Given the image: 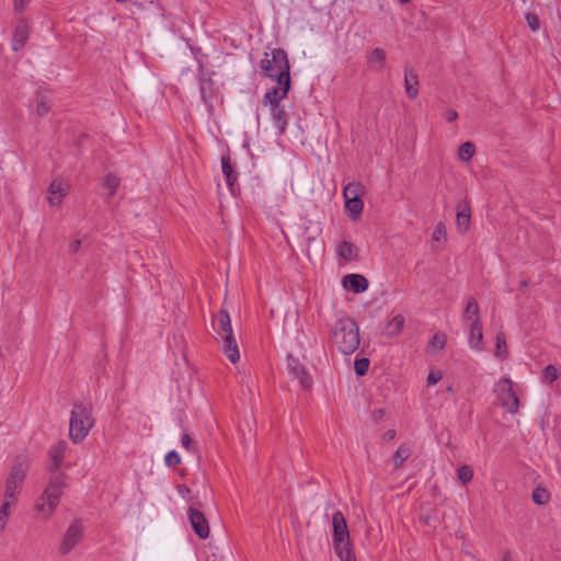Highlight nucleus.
Instances as JSON below:
<instances>
[{"label":"nucleus","instance_id":"f257e3e1","mask_svg":"<svg viewBox=\"0 0 561 561\" xmlns=\"http://www.w3.org/2000/svg\"><path fill=\"white\" fill-rule=\"evenodd\" d=\"M66 479V474L61 472H55L49 477L42 493L33 503L32 510L37 520L48 522L54 516L67 488Z\"/></svg>","mask_w":561,"mask_h":561},{"label":"nucleus","instance_id":"f03ea898","mask_svg":"<svg viewBox=\"0 0 561 561\" xmlns=\"http://www.w3.org/2000/svg\"><path fill=\"white\" fill-rule=\"evenodd\" d=\"M261 69L264 77L277 82V89L290 90V66L287 54L282 48H274L265 53L261 60Z\"/></svg>","mask_w":561,"mask_h":561},{"label":"nucleus","instance_id":"7ed1b4c3","mask_svg":"<svg viewBox=\"0 0 561 561\" xmlns=\"http://www.w3.org/2000/svg\"><path fill=\"white\" fill-rule=\"evenodd\" d=\"M331 342L343 354H352L359 346V330L356 322L347 316L337 319L331 329Z\"/></svg>","mask_w":561,"mask_h":561},{"label":"nucleus","instance_id":"20e7f679","mask_svg":"<svg viewBox=\"0 0 561 561\" xmlns=\"http://www.w3.org/2000/svg\"><path fill=\"white\" fill-rule=\"evenodd\" d=\"M95 423L92 405L75 403L70 411L69 438L73 444L82 443Z\"/></svg>","mask_w":561,"mask_h":561},{"label":"nucleus","instance_id":"39448f33","mask_svg":"<svg viewBox=\"0 0 561 561\" xmlns=\"http://www.w3.org/2000/svg\"><path fill=\"white\" fill-rule=\"evenodd\" d=\"M333 548L341 561H356L346 519L342 512L337 511L332 516Z\"/></svg>","mask_w":561,"mask_h":561},{"label":"nucleus","instance_id":"423d86ee","mask_svg":"<svg viewBox=\"0 0 561 561\" xmlns=\"http://www.w3.org/2000/svg\"><path fill=\"white\" fill-rule=\"evenodd\" d=\"M214 327L218 339H221L222 353L232 363L236 364L240 358L239 347L237 340L233 335L230 316L227 310L221 309L215 321Z\"/></svg>","mask_w":561,"mask_h":561},{"label":"nucleus","instance_id":"0eeeda50","mask_svg":"<svg viewBox=\"0 0 561 561\" xmlns=\"http://www.w3.org/2000/svg\"><path fill=\"white\" fill-rule=\"evenodd\" d=\"M28 466L25 461H18L11 466L4 480L2 502L16 506L22 493Z\"/></svg>","mask_w":561,"mask_h":561},{"label":"nucleus","instance_id":"6e6552de","mask_svg":"<svg viewBox=\"0 0 561 561\" xmlns=\"http://www.w3.org/2000/svg\"><path fill=\"white\" fill-rule=\"evenodd\" d=\"M284 89L272 88L265 92L262 104L270 108L273 122L280 134L286 130L288 117L280 102L287 96Z\"/></svg>","mask_w":561,"mask_h":561},{"label":"nucleus","instance_id":"1a4fd4ad","mask_svg":"<svg viewBox=\"0 0 561 561\" xmlns=\"http://www.w3.org/2000/svg\"><path fill=\"white\" fill-rule=\"evenodd\" d=\"M501 405L511 414H516L519 410V399L514 390V382L510 378H501L493 389Z\"/></svg>","mask_w":561,"mask_h":561},{"label":"nucleus","instance_id":"9d476101","mask_svg":"<svg viewBox=\"0 0 561 561\" xmlns=\"http://www.w3.org/2000/svg\"><path fill=\"white\" fill-rule=\"evenodd\" d=\"M187 517L194 533L201 539H207L210 534V528L205 515L197 508L191 506L187 511Z\"/></svg>","mask_w":561,"mask_h":561},{"label":"nucleus","instance_id":"9b49d317","mask_svg":"<svg viewBox=\"0 0 561 561\" xmlns=\"http://www.w3.org/2000/svg\"><path fill=\"white\" fill-rule=\"evenodd\" d=\"M82 537V526L80 523L75 522L67 528L64 538L59 545V552L61 554L69 553L80 541Z\"/></svg>","mask_w":561,"mask_h":561},{"label":"nucleus","instance_id":"f8f14e48","mask_svg":"<svg viewBox=\"0 0 561 561\" xmlns=\"http://www.w3.org/2000/svg\"><path fill=\"white\" fill-rule=\"evenodd\" d=\"M456 227L460 233H466L470 228L471 208L468 201H462L456 206Z\"/></svg>","mask_w":561,"mask_h":561},{"label":"nucleus","instance_id":"ddd939ff","mask_svg":"<svg viewBox=\"0 0 561 561\" xmlns=\"http://www.w3.org/2000/svg\"><path fill=\"white\" fill-rule=\"evenodd\" d=\"M68 194V185L59 179H55L48 187L47 201L51 207H58Z\"/></svg>","mask_w":561,"mask_h":561},{"label":"nucleus","instance_id":"4468645a","mask_svg":"<svg viewBox=\"0 0 561 561\" xmlns=\"http://www.w3.org/2000/svg\"><path fill=\"white\" fill-rule=\"evenodd\" d=\"M343 286L345 289L359 294L368 288V280L360 274H348L343 277Z\"/></svg>","mask_w":561,"mask_h":561},{"label":"nucleus","instance_id":"2eb2a0df","mask_svg":"<svg viewBox=\"0 0 561 561\" xmlns=\"http://www.w3.org/2000/svg\"><path fill=\"white\" fill-rule=\"evenodd\" d=\"M30 35V26L25 20H21L18 22L12 38V49L18 51L20 50L26 43Z\"/></svg>","mask_w":561,"mask_h":561},{"label":"nucleus","instance_id":"dca6fc26","mask_svg":"<svg viewBox=\"0 0 561 561\" xmlns=\"http://www.w3.org/2000/svg\"><path fill=\"white\" fill-rule=\"evenodd\" d=\"M67 450H68V444L65 440H59L57 444H55L50 448V450H49V458L51 461V465L49 467L50 471H58Z\"/></svg>","mask_w":561,"mask_h":561},{"label":"nucleus","instance_id":"f3484780","mask_svg":"<svg viewBox=\"0 0 561 561\" xmlns=\"http://www.w3.org/2000/svg\"><path fill=\"white\" fill-rule=\"evenodd\" d=\"M404 88L410 99L414 100L417 96L419 79L416 72L411 68H407L404 71Z\"/></svg>","mask_w":561,"mask_h":561},{"label":"nucleus","instance_id":"a211bd4d","mask_svg":"<svg viewBox=\"0 0 561 561\" xmlns=\"http://www.w3.org/2000/svg\"><path fill=\"white\" fill-rule=\"evenodd\" d=\"M405 319L402 314H397L390 319L383 328L382 334L386 337L398 336L404 328Z\"/></svg>","mask_w":561,"mask_h":561},{"label":"nucleus","instance_id":"6ab92c4d","mask_svg":"<svg viewBox=\"0 0 561 561\" xmlns=\"http://www.w3.org/2000/svg\"><path fill=\"white\" fill-rule=\"evenodd\" d=\"M433 250L442 251L447 242V229L444 222L436 224L432 234Z\"/></svg>","mask_w":561,"mask_h":561},{"label":"nucleus","instance_id":"aec40b11","mask_svg":"<svg viewBox=\"0 0 561 561\" xmlns=\"http://www.w3.org/2000/svg\"><path fill=\"white\" fill-rule=\"evenodd\" d=\"M469 344L476 351H482L483 348V334L480 321H476V323L470 325Z\"/></svg>","mask_w":561,"mask_h":561},{"label":"nucleus","instance_id":"412c9836","mask_svg":"<svg viewBox=\"0 0 561 561\" xmlns=\"http://www.w3.org/2000/svg\"><path fill=\"white\" fill-rule=\"evenodd\" d=\"M288 366H289L291 374L294 375V377L296 379H298L300 385L304 388H310L312 380H311V377L309 376L308 371L306 370V368L304 366L299 365L295 360L290 362Z\"/></svg>","mask_w":561,"mask_h":561},{"label":"nucleus","instance_id":"4be33fe9","mask_svg":"<svg viewBox=\"0 0 561 561\" xmlns=\"http://www.w3.org/2000/svg\"><path fill=\"white\" fill-rule=\"evenodd\" d=\"M221 170L226 178V183L231 192H233V185L237 181V173L230 162V158L228 156L221 157Z\"/></svg>","mask_w":561,"mask_h":561},{"label":"nucleus","instance_id":"5701e85b","mask_svg":"<svg viewBox=\"0 0 561 561\" xmlns=\"http://www.w3.org/2000/svg\"><path fill=\"white\" fill-rule=\"evenodd\" d=\"M337 255L346 261H352L357 255V250L355 245L351 242L343 241L337 245L336 249Z\"/></svg>","mask_w":561,"mask_h":561},{"label":"nucleus","instance_id":"b1692460","mask_svg":"<svg viewBox=\"0 0 561 561\" xmlns=\"http://www.w3.org/2000/svg\"><path fill=\"white\" fill-rule=\"evenodd\" d=\"M463 319L467 321H471V323H476V321H480L479 306L474 298L468 299L466 309L463 311Z\"/></svg>","mask_w":561,"mask_h":561},{"label":"nucleus","instance_id":"393cba45","mask_svg":"<svg viewBox=\"0 0 561 561\" xmlns=\"http://www.w3.org/2000/svg\"><path fill=\"white\" fill-rule=\"evenodd\" d=\"M345 208L350 211L353 220H357L363 213L364 203L362 198L345 199Z\"/></svg>","mask_w":561,"mask_h":561},{"label":"nucleus","instance_id":"a878e982","mask_svg":"<svg viewBox=\"0 0 561 561\" xmlns=\"http://www.w3.org/2000/svg\"><path fill=\"white\" fill-rule=\"evenodd\" d=\"M367 60L370 65L375 66L377 70H381L385 65L386 53L381 48H375L368 55Z\"/></svg>","mask_w":561,"mask_h":561},{"label":"nucleus","instance_id":"bb28decb","mask_svg":"<svg viewBox=\"0 0 561 561\" xmlns=\"http://www.w3.org/2000/svg\"><path fill=\"white\" fill-rule=\"evenodd\" d=\"M364 193V187L358 182L348 183L343 190L345 199L360 198Z\"/></svg>","mask_w":561,"mask_h":561},{"label":"nucleus","instance_id":"cd10ccee","mask_svg":"<svg viewBox=\"0 0 561 561\" xmlns=\"http://www.w3.org/2000/svg\"><path fill=\"white\" fill-rule=\"evenodd\" d=\"M411 456V449L407 445H401L393 454L392 462L394 468H400L404 461Z\"/></svg>","mask_w":561,"mask_h":561},{"label":"nucleus","instance_id":"c85d7f7f","mask_svg":"<svg viewBox=\"0 0 561 561\" xmlns=\"http://www.w3.org/2000/svg\"><path fill=\"white\" fill-rule=\"evenodd\" d=\"M14 507H15L14 505L8 504L5 502H1V505H0V533H2L5 529Z\"/></svg>","mask_w":561,"mask_h":561},{"label":"nucleus","instance_id":"c756f323","mask_svg":"<svg viewBox=\"0 0 561 561\" xmlns=\"http://www.w3.org/2000/svg\"><path fill=\"white\" fill-rule=\"evenodd\" d=\"M447 336L443 332H437L428 342V348L431 352L436 353L445 347Z\"/></svg>","mask_w":561,"mask_h":561},{"label":"nucleus","instance_id":"7c9ffc66","mask_svg":"<svg viewBox=\"0 0 561 561\" xmlns=\"http://www.w3.org/2000/svg\"><path fill=\"white\" fill-rule=\"evenodd\" d=\"M121 180L114 174H107L103 180V186L108 191L107 198L114 196L117 187L119 186Z\"/></svg>","mask_w":561,"mask_h":561},{"label":"nucleus","instance_id":"2f4dec72","mask_svg":"<svg viewBox=\"0 0 561 561\" xmlns=\"http://www.w3.org/2000/svg\"><path fill=\"white\" fill-rule=\"evenodd\" d=\"M476 152V147L472 142H463L458 150V157L462 161H469Z\"/></svg>","mask_w":561,"mask_h":561},{"label":"nucleus","instance_id":"473e14b6","mask_svg":"<svg viewBox=\"0 0 561 561\" xmlns=\"http://www.w3.org/2000/svg\"><path fill=\"white\" fill-rule=\"evenodd\" d=\"M496 351H495V356L500 357V358H505L507 356V346H506V340H505V335L503 332H499L496 334Z\"/></svg>","mask_w":561,"mask_h":561},{"label":"nucleus","instance_id":"72a5a7b5","mask_svg":"<svg viewBox=\"0 0 561 561\" xmlns=\"http://www.w3.org/2000/svg\"><path fill=\"white\" fill-rule=\"evenodd\" d=\"M550 499L549 492L543 488H536L533 492V501L536 504H546Z\"/></svg>","mask_w":561,"mask_h":561},{"label":"nucleus","instance_id":"f704fd0d","mask_svg":"<svg viewBox=\"0 0 561 561\" xmlns=\"http://www.w3.org/2000/svg\"><path fill=\"white\" fill-rule=\"evenodd\" d=\"M457 477H458L459 481H461L463 484H467L468 482H470L472 480L473 471H472L471 467L463 465V466L459 467V469L457 471Z\"/></svg>","mask_w":561,"mask_h":561},{"label":"nucleus","instance_id":"c9c22d12","mask_svg":"<svg viewBox=\"0 0 561 561\" xmlns=\"http://www.w3.org/2000/svg\"><path fill=\"white\" fill-rule=\"evenodd\" d=\"M542 378L547 382H553L559 378V371L553 365H548L542 371Z\"/></svg>","mask_w":561,"mask_h":561},{"label":"nucleus","instance_id":"e433bc0d","mask_svg":"<svg viewBox=\"0 0 561 561\" xmlns=\"http://www.w3.org/2000/svg\"><path fill=\"white\" fill-rule=\"evenodd\" d=\"M369 367V360L367 358H357L354 363L355 371L358 376H364Z\"/></svg>","mask_w":561,"mask_h":561},{"label":"nucleus","instance_id":"4c0bfd02","mask_svg":"<svg viewBox=\"0 0 561 561\" xmlns=\"http://www.w3.org/2000/svg\"><path fill=\"white\" fill-rule=\"evenodd\" d=\"M526 22H527V25L529 26V28L533 32L538 31L539 27H540L539 18L535 13H531V12L527 13L526 14Z\"/></svg>","mask_w":561,"mask_h":561},{"label":"nucleus","instance_id":"58836bf2","mask_svg":"<svg viewBox=\"0 0 561 561\" xmlns=\"http://www.w3.org/2000/svg\"><path fill=\"white\" fill-rule=\"evenodd\" d=\"M164 461L167 466L174 467L181 462V457L176 451L172 450L165 455Z\"/></svg>","mask_w":561,"mask_h":561},{"label":"nucleus","instance_id":"ea45409f","mask_svg":"<svg viewBox=\"0 0 561 561\" xmlns=\"http://www.w3.org/2000/svg\"><path fill=\"white\" fill-rule=\"evenodd\" d=\"M49 112V105L44 96L37 100L36 113L38 116H45Z\"/></svg>","mask_w":561,"mask_h":561},{"label":"nucleus","instance_id":"a19ab883","mask_svg":"<svg viewBox=\"0 0 561 561\" xmlns=\"http://www.w3.org/2000/svg\"><path fill=\"white\" fill-rule=\"evenodd\" d=\"M32 0H13V10L16 14L23 13Z\"/></svg>","mask_w":561,"mask_h":561},{"label":"nucleus","instance_id":"79ce46f5","mask_svg":"<svg viewBox=\"0 0 561 561\" xmlns=\"http://www.w3.org/2000/svg\"><path fill=\"white\" fill-rule=\"evenodd\" d=\"M181 444L182 446L188 450V451H193L194 450V447H195V444L193 442V439L190 437L188 434H183L182 437H181Z\"/></svg>","mask_w":561,"mask_h":561},{"label":"nucleus","instance_id":"37998d69","mask_svg":"<svg viewBox=\"0 0 561 561\" xmlns=\"http://www.w3.org/2000/svg\"><path fill=\"white\" fill-rule=\"evenodd\" d=\"M442 379V375L439 371H431L427 376V383L430 386L436 385Z\"/></svg>","mask_w":561,"mask_h":561},{"label":"nucleus","instance_id":"c03bdc74","mask_svg":"<svg viewBox=\"0 0 561 561\" xmlns=\"http://www.w3.org/2000/svg\"><path fill=\"white\" fill-rule=\"evenodd\" d=\"M80 249H81V240H79V239L71 241L68 245V250H69L70 254L78 253L80 251Z\"/></svg>","mask_w":561,"mask_h":561},{"label":"nucleus","instance_id":"a18cd8bd","mask_svg":"<svg viewBox=\"0 0 561 561\" xmlns=\"http://www.w3.org/2000/svg\"><path fill=\"white\" fill-rule=\"evenodd\" d=\"M444 117L447 122H454L458 118V113L455 110L449 108L444 113Z\"/></svg>","mask_w":561,"mask_h":561},{"label":"nucleus","instance_id":"49530a36","mask_svg":"<svg viewBox=\"0 0 561 561\" xmlns=\"http://www.w3.org/2000/svg\"><path fill=\"white\" fill-rule=\"evenodd\" d=\"M396 437V431L394 430H388L385 434H383V438L387 439V440H391Z\"/></svg>","mask_w":561,"mask_h":561},{"label":"nucleus","instance_id":"de8ad7c7","mask_svg":"<svg viewBox=\"0 0 561 561\" xmlns=\"http://www.w3.org/2000/svg\"><path fill=\"white\" fill-rule=\"evenodd\" d=\"M178 490H179L180 494H182L183 496H186L187 494L191 493L190 488H187L186 485H179Z\"/></svg>","mask_w":561,"mask_h":561},{"label":"nucleus","instance_id":"09e8293b","mask_svg":"<svg viewBox=\"0 0 561 561\" xmlns=\"http://www.w3.org/2000/svg\"><path fill=\"white\" fill-rule=\"evenodd\" d=\"M382 416H383V410H381V409H380V410H376V411L374 412V417H375V420H379V419H381Z\"/></svg>","mask_w":561,"mask_h":561},{"label":"nucleus","instance_id":"8fccbe9b","mask_svg":"<svg viewBox=\"0 0 561 561\" xmlns=\"http://www.w3.org/2000/svg\"><path fill=\"white\" fill-rule=\"evenodd\" d=\"M201 94H202V99L204 101H206V89H205L204 84H201Z\"/></svg>","mask_w":561,"mask_h":561},{"label":"nucleus","instance_id":"3c124183","mask_svg":"<svg viewBox=\"0 0 561 561\" xmlns=\"http://www.w3.org/2000/svg\"><path fill=\"white\" fill-rule=\"evenodd\" d=\"M527 286H528V280H522V282L519 283V287H520V288H524V287H527Z\"/></svg>","mask_w":561,"mask_h":561},{"label":"nucleus","instance_id":"603ef678","mask_svg":"<svg viewBox=\"0 0 561 561\" xmlns=\"http://www.w3.org/2000/svg\"><path fill=\"white\" fill-rule=\"evenodd\" d=\"M503 561H511L510 556H508V554H506V556L504 557Z\"/></svg>","mask_w":561,"mask_h":561},{"label":"nucleus","instance_id":"864d4df0","mask_svg":"<svg viewBox=\"0 0 561 561\" xmlns=\"http://www.w3.org/2000/svg\"><path fill=\"white\" fill-rule=\"evenodd\" d=\"M401 3H407L409 2L410 0H399Z\"/></svg>","mask_w":561,"mask_h":561}]
</instances>
